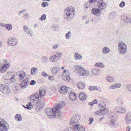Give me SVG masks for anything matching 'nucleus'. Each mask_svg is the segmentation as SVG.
<instances>
[{
	"instance_id": "obj_59",
	"label": "nucleus",
	"mask_w": 131,
	"mask_h": 131,
	"mask_svg": "<svg viewBox=\"0 0 131 131\" xmlns=\"http://www.w3.org/2000/svg\"><path fill=\"white\" fill-rule=\"evenodd\" d=\"M54 79V77L53 76H50L49 77V79L50 80H53Z\"/></svg>"
},
{
	"instance_id": "obj_54",
	"label": "nucleus",
	"mask_w": 131,
	"mask_h": 131,
	"mask_svg": "<svg viewBox=\"0 0 131 131\" xmlns=\"http://www.w3.org/2000/svg\"><path fill=\"white\" fill-rule=\"evenodd\" d=\"M24 18L26 19L29 18V15L28 13H27L25 15Z\"/></svg>"
},
{
	"instance_id": "obj_63",
	"label": "nucleus",
	"mask_w": 131,
	"mask_h": 131,
	"mask_svg": "<svg viewBox=\"0 0 131 131\" xmlns=\"http://www.w3.org/2000/svg\"><path fill=\"white\" fill-rule=\"evenodd\" d=\"M71 130H72L71 128L69 127L68 128H66L64 130V131H71Z\"/></svg>"
},
{
	"instance_id": "obj_8",
	"label": "nucleus",
	"mask_w": 131,
	"mask_h": 131,
	"mask_svg": "<svg viewBox=\"0 0 131 131\" xmlns=\"http://www.w3.org/2000/svg\"><path fill=\"white\" fill-rule=\"evenodd\" d=\"M0 90L4 94H8L10 92V90L7 86L2 85H0Z\"/></svg>"
},
{
	"instance_id": "obj_28",
	"label": "nucleus",
	"mask_w": 131,
	"mask_h": 131,
	"mask_svg": "<svg viewBox=\"0 0 131 131\" xmlns=\"http://www.w3.org/2000/svg\"><path fill=\"white\" fill-rule=\"evenodd\" d=\"M92 72L95 75H98L100 73V71L98 68H93L92 70Z\"/></svg>"
},
{
	"instance_id": "obj_43",
	"label": "nucleus",
	"mask_w": 131,
	"mask_h": 131,
	"mask_svg": "<svg viewBox=\"0 0 131 131\" xmlns=\"http://www.w3.org/2000/svg\"><path fill=\"white\" fill-rule=\"evenodd\" d=\"M46 18V15L45 14H43L40 18L39 19L40 20L43 21L45 20Z\"/></svg>"
},
{
	"instance_id": "obj_13",
	"label": "nucleus",
	"mask_w": 131,
	"mask_h": 131,
	"mask_svg": "<svg viewBox=\"0 0 131 131\" xmlns=\"http://www.w3.org/2000/svg\"><path fill=\"white\" fill-rule=\"evenodd\" d=\"M91 11L92 14L96 16H99L102 13L101 9L98 8H93Z\"/></svg>"
},
{
	"instance_id": "obj_39",
	"label": "nucleus",
	"mask_w": 131,
	"mask_h": 131,
	"mask_svg": "<svg viewBox=\"0 0 131 131\" xmlns=\"http://www.w3.org/2000/svg\"><path fill=\"white\" fill-rule=\"evenodd\" d=\"M36 70H37V68L35 67L32 68L31 69V74L33 75L35 74Z\"/></svg>"
},
{
	"instance_id": "obj_22",
	"label": "nucleus",
	"mask_w": 131,
	"mask_h": 131,
	"mask_svg": "<svg viewBox=\"0 0 131 131\" xmlns=\"http://www.w3.org/2000/svg\"><path fill=\"white\" fill-rule=\"evenodd\" d=\"M75 127L79 131H85V128L82 125L79 124H76L75 125Z\"/></svg>"
},
{
	"instance_id": "obj_5",
	"label": "nucleus",
	"mask_w": 131,
	"mask_h": 131,
	"mask_svg": "<svg viewBox=\"0 0 131 131\" xmlns=\"http://www.w3.org/2000/svg\"><path fill=\"white\" fill-rule=\"evenodd\" d=\"M9 125L4 119H0V130L1 131H7Z\"/></svg>"
},
{
	"instance_id": "obj_38",
	"label": "nucleus",
	"mask_w": 131,
	"mask_h": 131,
	"mask_svg": "<svg viewBox=\"0 0 131 131\" xmlns=\"http://www.w3.org/2000/svg\"><path fill=\"white\" fill-rule=\"evenodd\" d=\"M95 66L97 67H100L101 68H103L105 67L104 65L101 62L96 63L95 64Z\"/></svg>"
},
{
	"instance_id": "obj_49",
	"label": "nucleus",
	"mask_w": 131,
	"mask_h": 131,
	"mask_svg": "<svg viewBox=\"0 0 131 131\" xmlns=\"http://www.w3.org/2000/svg\"><path fill=\"white\" fill-rule=\"evenodd\" d=\"M125 4V3L124 2H121L119 4V6L121 8H123L124 7Z\"/></svg>"
},
{
	"instance_id": "obj_37",
	"label": "nucleus",
	"mask_w": 131,
	"mask_h": 131,
	"mask_svg": "<svg viewBox=\"0 0 131 131\" xmlns=\"http://www.w3.org/2000/svg\"><path fill=\"white\" fill-rule=\"evenodd\" d=\"M74 57L76 60H80L82 59V56L81 54L75 53L74 55Z\"/></svg>"
},
{
	"instance_id": "obj_55",
	"label": "nucleus",
	"mask_w": 131,
	"mask_h": 131,
	"mask_svg": "<svg viewBox=\"0 0 131 131\" xmlns=\"http://www.w3.org/2000/svg\"><path fill=\"white\" fill-rule=\"evenodd\" d=\"M59 45L58 44H56L53 45L52 46L53 49H56L58 47Z\"/></svg>"
},
{
	"instance_id": "obj_31",
	"label": "nucleus",
	"mask_w": 131,
	"mask_h": 131,
	"mask_svg": "<svg viewBox=\"0 0 131 131\" xmlns=\"http://www.w3.org/2000/svg\"><path fill=\"white\" fill-rule=\"evenodd\" d=\"M70 93L69 95V98L72 101L75 100L76 98L75 94L74 93H73L72 92H71V90Z\"/></svg>"
},
{
	"instance_id": "obj_26",
	"label": "nucleus",
	"mask_w": 131,
	"mask_h": 131,
	"mask_svg": "<svg viewBox=\"0 0 131 131\" xmlns=\"http://www.w3.org/2000/svg\"><path fill=\"white\" fill-rule=\"evenodd\" d=\"M60 70V68L58 67H54L52 69L51 72L54 75L57 74Z\"/></svg>"
},
{
	"instance_id": "obj_41",
	"label": "nucleus",
	"mask_w": 131,
	"mask_h": 131,
	"mask_svg": "<svg viewBox=\"0 0 131 131\" xmlns=\"http://www.w3.org/2000/svg\"><path fill=\"white\" fill-rule=\"evenodd\" d=\"M72 35V33L71 32L69 31L68 32L66 33V39H68L70 38L71 37Z\"/></svg>"
},
{
	"instance_id": "obj_42",
	"label": "nucleus",
	"mask_w": 131,
	"mask_h": 131,
	"mask_svg": "<svg viewBox=\"0 0 131 131\" xmlns=\"http://www.w3.org/2000/svg\"><path fill=\"white\" fill-rule=\"evenodd\" d=\"M6 63L7 61L6 60L4 59L2 60H1L0 59V67H2L5 64H6Z\"/></svg>"
},
{
	"instance_id": "obj_53",
	"label": "nucleus",
	"mask_w": 131,
	"mask_h": 131,
	"mask_svg": "<svg viewBox=\"0 0 131 131\" xmlns=\"http://www.w3.org/2000/svg\"><path fill=\"white\" fill-rule=\"evenodd\" d=\"M41 74L44 77H46L48 76V75L45 72H42L41 73Z\"/></svg>"
},
{
	"instance_id": "obj_64",
	"label": "nucleus",
	"mask_w": 131,
	"mask_h": 131,
	"mask_svg": "<svg viewBox=\"0 0 131 131\" xmlns=\"http://www.w3.org/2000/svg\"><path fill=\"white\" fill-rule=\"evenodd\" d=\"M97 101L96 99L92 101V103H94V104H97Z\"/></svg>"
},
{
	"instance_id": "obj_1",
	"label": "nucleus",
	"mask_w": 131,
	"mask_h": 131,
	"mask_svg": "<svg viewBox=\"0 0 131 131\" xmlns=\"http://www.w3.org/2000/svg\"><path fill=\"white\" fill-rule=\"evenodd\" d=\"M46 93V91L43 89L39 90V92L34 93L31 95L30 100L32 102L36 104L37 111H39L45 105L44 100L43 99H39V97H41L43 96Z\"/></svg>"
},
{
	"instance_id": "obj_30",
	"label": "nucleus",
	"mask_w": 131,
	"mask_h": 131,
	"mask_svg": "<svg viewBox=\"0 0 131 131\" xmlns=\"http://www.w3.org/2000/svg\"><path fill=\"white\" fill-rule=\"evenodd\" d=\"M105 80L108 83H111L114 81V78L112 77L107 76L106 77Z\"/></svg>"
},
{
	"instance_id": "obj_24",
	"label": "nucleus",
	"mask_w": 131,
	"mask_h": 131,
	"mask_svg": "<svg viewBox=\"0 0 131 131\" xmlns=\"http://www.w3.org/2000/svg\"><path fill=\"white\" fill-rule=\"evenodd\" d=\"M97 1V0H88V2L85 3V5H88L92 7H93L94 4Z\"/></svg>"
},
{
	"instance_id": "obj_29",
	"label": "nucleus",
	"mask_w": 131,
	"mask_h": 131,
	"mask_svg": "<svg viewBox=\"0 0 131 131\" xmlns=\"http://www.w3.org/2000/svg\"><path fill=\"white\" fill-rule=\"evenodd\" d=\"M15 75L14 74L11 77V78H10V79L9 80H6L5 81V83H7V85H8V83H7L8 81L9 80H10L12 83H14L15 82L16 80L15 78Z\"/></svg>"
},
{
	"instance_id": "obj_44",
	"label": "nucleus",
	"mask_w": 131,
	"mask_h": 131,
	"mask_svg": "<svg viewBox=\"0 0 131 131\" xmlns=\"http://www.w3.org/2000/svg\"><path fill=\"white\" fill-rule=\"evenodd\" d=\"M41 5L42 7H45L48 6V3L47 2H43L41 3Z\"/></svg>"
},
{
	"instance_id": "obj_52",
	"label": "nucleus",
	"mask_w": 131,
	"mask_h": 131,
	"mask_svg": "<svg viewBox=\"0 0 131 131\" xmlns=\"http://www.w3.org/2000/svg\"><path fill=\"white\" fill-rule=\"evenodd\" d=\"M104 54H107L109 52L110 50H102Z\"/></svg>"
},
{
	"instance_id": "obj_7",
	"label": "nucleus",
	"mask_w": 131,
	"mask_h": 131,
	"mask_svg": "<svg viewBox=\"0 0 131 131\" xmlns=\"http://www.w3.org/2000/svg\"><path fill=\"white\" fill-rule=\"evenodd\" d=\"M62 56V53L58 52L54 55L50 56L49 57L50 61L53 62L57 61Z\"/></svg>"
},
{
	"instance_id": "obj_35",
	"label": "nucleus",
	"mask_w": 131,
	"mask_h": 131,
	"mask_svg": "<svg viewBox=\"0 0 131 131\" xmlns=\"http://www.w3.org/2000/svg\"><path fill=\"white\" fill-rule=\"evenodd\" d=\"M15 118L17 121L20 122L22 118L20 114H16L15 116Z\"/></svg>"
},
{
	"instance_id": "obj_33",
	"label": "nucleus",
	"mask_w": 131,
	"mask_h": 131,
	"mask_svg": "<svg viewBox=\"0 0 131 131\" xmlns=\"http://www.w3.org/2000/svg\"><path fill=\"white\" fill-rule=\"evenodd\" d=\"M79 99L83 101L85 100L86 99V95L85 93H81L79 95Z\"/></svg>"
},
{
	"instance_id": "obj_14",
	"label": "nucleus",
	"mask_w": 131,
	"mask_h": 131,
	"mask_svg": "<svg viewBox=\"0 0 131 131\" xmlns=\"http://www.w3.org/2000/svg\"><path fill=\"white\" fill-rule=\"evenodd\" d=\"M80 116L79 115L74 116L71 118L69 124L72 125L79 120L80 119Z\"/></svg>"
},
{
	"instance_id": "obj_48",
	"label": "nucleus",
	"mask_w": 131,
	"mask_h": 131,
	"mask_svg": "<svg viewBox=\"0 0 131 131\" xmlns=\"http://www.w3.org/2000/svg\"><path fill=\"white\" fill-rule=\"evenodd\" d=\"M26 106H28L29 107L30 109L29 110H31L32 108L33 107V106L31 104V102H28V103L26 105Z\"/></svg>"
},
{
	"instance_id": "obj_34",
	"label": "nucleus",
	"mask_w": 131,
	"mask_h": 131,
	"mask_svg": "<svg viewBox=\"0 0 131 131\" xmlns=\"http://www.w3.org/2000/svg\"><path fill=\"white\" fill-rule=\"evenodd\" d=\"M18 75L19 76V78L20 80H21L24 78L25 73L23 71H21L19 72H18Z\"/></svg>"
},
{
	"instance_id": "obj_36",
	"label": "nucleus",
	"mask_w": 131,
	"mask_h": 131,
	"mask_svg": "<svg viewBox=\"0 0 131 131\" xmlns=\"http://www.w3.org/2000/svg\"><path fill=\"white\" fill-rule=\"evenodd\" d=\"M116 102L117 104L119 105H122L123 102L122 99L120 97L118 98L117 99Z\"/></svg>"
},
{
	"instance_id": "obj_58",
	"label": "nucleus",
	"mask_w": 131,
	"mask_h": 131,
	"mask_svg": "<svg viewBox=\"0 0 131 131\" xmlns=\"http://www.w3.org/2000/svg\"><path fill=\"white\" fill-rule=\"evenodd\" d=\"M71 128L72 129L71 131H76L77 130L76 128H75V125L74 126H72V127Z\"/></svg>"
},
{
	"instance_id": "obj_25",
	"label": "nucleus",
	"mask_w": 131,
	"mask_h": 131,
	"mask_svg": "<svg viewBox=\"0 0 131 131\" xmlns=\"http://www.w3.org/2000/svg\"><path fill=\"white\" fill-rule=\"evenodd\" d=\"M118 46L121 49H126L127 48L126 44L122 41H120L119 43Z\"/></svg>"
},
{
	"instance_id": "obj_46",
	"label": "nucleus",
	"mask_w": 131,
	"mask_h": 131,
	"mask_svg": "<svg viewBox=\"0 0 131 131\" xmlns=\"http://www.w3.org/2000/svg\"><path fill=\"white\" fill-rule=\"evenodd\" d=\"M42 62L45 63L48 61V58L44 56L42 58Z\"/></svg>"
},
{
	"instance_id": "obj_27",
	"label": "nucleus",
	"mask_w": 131,
	"mask_h": 131,
	"mask_svg": "<svg viewBox=\"0 0 131 131\" xmlns=\"http://www.w3.org/2000/svg\"><path fill=\"white\" fill-rule=\"evenodd\" d=\"M116 15V12H111L109 14L108 18L110 20H112L114 19Z\"/></svg>"
},
{
	"instance_id": "obj_32",
	"label": "nucleus",
	"mask_w": 131,
	"mask_h": 131,
	"mask_svg": "<svg viewBox=\"0 0 131 131\" xmlns=\"http://www.w3.org/2000/svg\"><path fill=\"white\" fill-rule=\"evenodd\" d=\"M77 86L79 89H83L85 87V84L81 82H78L77 83Z\"/></svg>"
},
{
	"instance_id": "obj_21",
	"label": "nucleus",
	"mask_w": 131,
	"mask_h": 131,
	"mask_svg": "<svg viewBox=\"0 0 131 131\" xmlns=\"http://www.w3.org/2000/svg\"><path fill=\"white\" fill-rule=\"evenodd\" d=\"M9 65V64H5L2 67H0V72L3 73L5 72L7 70V69Z\"/></svg>"
},
{
	"instance_id": "obj_50",
	"label": "nucleus",
	"mask_w": 131,
	"mask_h": 131,
	"mask_svg": "<svg viewBox=\"0 0 131 131\" xmlns=\"http://www.w3.org/2000/svg\"><path fill=\"white\" fill-rule=\"evenodd\" d=\"M115 88H120L122 84L120 83H116L115 84Z\"/></svg>"
},
{
	"instance_id": "obj_18",
	"label": "nucleus",
	"mask_w": 131,
	"mask_h": 131,
	"mask_svg": "<svg viewBox=\"0 0 131 131\" xmlns=\"http://www.w3.org/2000/svg\"><path fill=\"white\" fill-rule=\"evenodd\" d=\"M122 20L123 21L127 23H131V16L128 15L122 16Z\"/></svg>"
},
{
	"instance_id": "obj_9",
	"label": "nucleus",
	"mask_w": 131,
	"mask_h": 131,
	"mask_svg": "<svg viewBox=\"0 0 131 131\" xmlns=\"http://www.w3.org/2000/svg\"><path fill=\"white\" fill-rule=\"evenodd\" d=\"M70 73L67 70H64L62 75V78L65 81H69L70 80Z\"/></svg>"
},
{
	"instance_id": "obj_51",
	"label": "nucleus",
	"mask_w": 131,
	"mask_h": 131,
	"mask_svg": "<svg viewBox=\"0 0 131 131\" xmlns=\"http://www.w3.org/2000/svg\"><path fill=\"white\" fill-rule=\"evenodd\" d=\"M94 88V90H97L100 92L102 91L101 88L99 86H95Z\"/></svg>"
},
{
	"instance_id": "obj_12",
	"label": "nucleus",
	"mask_w": 131,
	"mask_h": 131,
	"mask_svg": "<svg viewBox=\"0 0 131 131\" xmlns=\"http://www.w3.org/2000/svg\"><path fill=\"white\" fill-rule=\"evenodd\" d=\"M71 90L69 88L63 85L61 87L60 89L59 90V91L62 94L69 93Z\"/></svg>"
},
{
	"instance_id": "obj_40",
	"label": "nucleus",
	"mask_w": 131,
	"mask_h": 131,
	"mask_svg": "<svg viewBox=\"0 0 131 131\" xmlns=\"http://www.w3.org/2000/svg\"><path fill=\"white\" fill-rule=\"evenodd\" d=\"M6 28L8 30H10L12 28V25L10 24H7L5 26Z\"/></svg>"
},
{
	"instance_id": "obj_17",
	"label": "nucleus",
	"mask_w": 131,
	"mask_h": 131,
	"mask_svg": "<svg viewBox=\"0 0 131 131\" xmlns=\"http://www.w3.org/2000/svg\"><path fill=\"white\" fill-rule=\"evenodd\" d=\"M114 110L115 112L120 114L123 113L126 111L125 108L123 107H116Z\"/></svg>"
},
{
	"instance_id": "obj_6",
	"label": "nucleus",
	"mask_w": 131,
	"mask_h": 131,
	"mask_svg": "<svg viewBox=\"0 0 131 131\" xmlns=\"http://www.w3.org/2000/svg\"><path fill=\"white\" fill-rule=\"evenodd\" d=\"M99 106L100 108V111L101 115H103L108 112V110L106 109V105L105 103L101 101L99 104Z\"/></svg>"
},
{
	"instance_id": "obj_20",
	"label": "nucleus",
	"mask_w": 131,
	"mask_h": 131,
	"mask_svg": "<svg viewBox=\"0 0 131 131\" xmlns=\"http://www.w3.org/2000/svg\"><path fill=\"white\" fill-rule=\"evenodd\" d=\"M24 31L27 34L31 36H32V31L31 29H29L26 26H24L23 27Z\"/></svg>"
},
{
	"instance_id": "obj_4",
	"label": "nucleus",
	"mask_w": 131,
	"mask_h": 131,
	"mask_svg": "<svg viewBox=\"0 0 131 131\" xmlns=\"http://www.w3.org/2000/svg\"><path fill=\"white\" fill-rule=\"evenodd\" d=\"M65 13L64 16V18L68 20V18H71L73 16H74L75 13L74 8L72 7H67L64 10Z\"/></svg>"
},
{
	"instance_id": "obj_23",
	"label": "nucleus",
	"mask_w": 131,
	"mask_h": 131,
	"mask_svg": "<svg viewBox=\"0 0 131 131\" xmlns=\"http://www.w3.org/2000/svg\"><path fill=\"white\" fill-rule=\"evenodd\" d=\"M21 87L19 84H16L13 87V89L16 93H18Z\"/></svg>"
},
{
	"instance_id": "obj_57",
	"label": "nucleus",
	"mask_w": 131,
	"mask_h": 131,
	"mask_svg": "<svg viewBox=\"0 0 131 131\" xmlns=\"http://www.w3.org/2000/svg\"><path fill=\"white\" fill-rule=\"evenodd\" d=\"M109 88L111 89H116L115 84L111 85L109 87Z\"/></svg>"
},
{
	"instance_id": "obj_45",
	"label": "nucleus",
	"mask_w": 131,
	"mask_h": 131,
	"mask_svg": "<svg viewBox=\"0 0 131 131\" xmlns=\"http://www.w3.org/2000/svg\"><path fill=\"white\" fill-rule=\"evenodd\" d=\"M126 50H119V52L121 54H124L126 53Z\"/></svg>"
},
{
	"instance_id": "obj_62",
	"label": "nucleus",
	"mask_w": 131,
	"mask_h": 131,
	"mask_svg": "<svg viewBox=\"0 0 131 131\" xmlns=\"http://www.w3.org/2000/svg\"><path fill=\"white\" fill-rule=\"evenodd\" d=\"M26 11V10H22L20 11L19 12V15H21V13H23L24 12H25Z\"/></svg>"
},
{
	"instance_id": "obj_16",
	"label": "nucleus",
	"mask_w": 131,
	"mask_h": 131,
	"mask_svg": "<svg viewBox=\"0 0 131 131\" xmlns=\"http://www.w3.org/2000/svg\"><path fill=\"white\" fill-rule=\"evenodd\" d=\"M29 79L28 78L25 79L23 80L20 84L21 88L24 89L26 88L28 85Z\"/></svg>"
},
{
	"instance_id": "obj_19",
	"label": "nucleus",
	"mask_w": 131,
	"mask_h": 131,
	"mask_svg": "<svg viewBox=\"0 0 131 131\" xmlns=\"http://www.w3.org/2000/svg\"><path fill=\"white\" fill-rule=\"evenodd\" d=\"M125 120L127 124H129L131 122V112L127 113L125 116Z\"/></svg>"
},
{
	"instance_id": "obj_10",
	"label": "nucleus",
	"mask_w": 131,
	"mask_h": 131,
	"mask_svg": "<svg viewBox=\"0 0 131 131\" xmlns=\"http://www.w3.org/2000/svg\"><path fill=\"white\" fill-rule=\"evenodd\" d=\"M17 40L14 37H10L8 40L7 43L11 46H15L17 45Z\"/></svg>"
},
{
	"instance_id": "obj_15",
	"label": "nucleus",
	"mask_w": 131,
	"mask_h": 131,
	"mask_svg": "<svg viewBox=\"0 0 131 131\" xmlns=\"http://www.w3.org/2000/svg\"><path fill=\"white\" fill-rule=\"evenodd\" d=\"M98 6L99 8H101L102 9L105 8L106 7V3L102 0H99L97 1Z\"/></svg>"
},
{
	"instance_id": "obj_11",
	"label": "nucleus",
	"mask_w": 131,
	"mask_h": 131,
	"mask_svg": "<svg viewBox=\"0 0 131 131\" xmlns=\"http://www.w3.org/2000/svg\"><path fill=\"white\" fill-rule=\"evenodd\" d=\"M116 115L114 114V115L111 116L110 118L111 119L110 124V126L114 128H115L117 126V125L115 122V118Z\"/></svg>"
},
{
	"instance_id": "obj_61",
	"label": "nucleus",
	"mask_w": 131,
	"mask_h": 131,
	"mask_svg": "<svg viewBox=\"0 0 131 131\" xmlns=\"http://www.w3.org/2000/svg\"><path fill=\"white\" fill-rule=\"evenodd\" d=\"M36 81L34 80H32L31 81L30 83V85H34L36 83Z\"/></svg>"
},
{
	"instance_id": "obj_2",
	"label": "nucleus",
	"mask_w": 131,
	"mask_h": 131,
	"mask_svg": "<svg viewBox=\"0 0 131 131\" xmlns=\"http://www.w3.org/2000/svg\"><path fill=\"white\" fill-rule=\"evenodd\" d=\"M65 103L63 101H61L57 105L55 104V106L52 108H47L45 110V111L48 117L50 119L53 118H58L59 117L61 113L59 112V110L63 107Z\"/></svg>"
},
{
	"instance_id": "obj_60",
	"label": "nucleus",
	"mask_w": 131,
	"mask_h": 131,
	"mask_svg": "<svg viewBox=\"0 0 131 131\" xmlns=\"http://www.w3.org/2000/svg\"><path fill=\"white\" fill-rule=\"evenodd\" d=\"M93 120L94 119L93 118L91 117L89 118V121L90 122L89 124H91L93 121Z\"/></svg>"
},
{
	"instance_id": "obj_56",
	"label": "nucleus",
	"mask_w": 131,
	"mask_h": 131,
	"mask_svg": "<svg viewBox=\"0 0 131 131\" xmlns=\"http://www.w3.org/2000/svg\"><path fill=\"white\" fill-rule=\"evenodd\" d=\"M94 86H91L89 87V89L90 91H94Z\"/></svg>"
},
{
	"instance_id": "obj_47",
	"label": "nucleus",
	"mask_w": 131,
	"mask_h": 131,
	"mask_svg": "<svg viewBox=\"0 0 131 131\" xmlns=\"http://www.w3.org/2000/svg\"><path fill=\"white\" fill-rule=\"evenodd\" d=\"M126 88L129 92H131V84H127L126 86Z\"/></svg>"
},
{
	"instance_id": "obj_3",
	"label": "nucleus",
	"mask_w": 131,
	"mask_h": 131,
	"mask_svg": "<svg viewBox=\"0 0 131 131\" xmlns=\"http://www.w3.org/2000/svg\"><path fill=\"white\" fill-rule=\"evenodd\" d=\"M74 71L81 76H86L89 74V72L84 68L81 66L76 65L73 68Z\"/></svg>"
}]
</instances>
